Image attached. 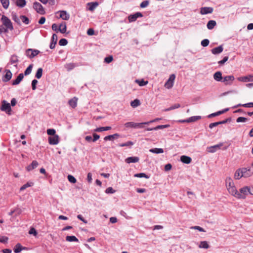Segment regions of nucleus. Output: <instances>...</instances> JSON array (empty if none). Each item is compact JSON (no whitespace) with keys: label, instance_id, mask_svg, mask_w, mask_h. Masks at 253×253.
<instances>
[{"label":"nucleus","instance_id":"1","mask_svg":"<svg viewBox=\"0 0 253 253\" xmlns=\"http://www.w3.org/2000/svg\"><path fill=\"white\" fill-rule=\"evenodd\" d=\"M2 25L5 27L3 28L4 33H7L9 30H13V27L11 20L5 15H3L1 18Z\"/></svg>","mask_w":253,"mask_h":253},{"label":"nucleus","instance_id":"2","mask_svg":"<svg viewBox=\"0 0 253 253\" xmlns=\"http://www.w3.org/2000/svg\"><path fill=\"white\" fill-rule=\"evenodd\" d=\"M0 109L1 111L5 112L7 114H11V108L10 107V105L5 100L2 101L1 106Z\"/></svg>","mask_w":253,"mask_h":253},{"label":"nucleus","instance_id":"3","mask_svg":"<svg viewBox=\"0 0 253 253\" xmlns=\"http://www.w3.org/2000/svg\"><path fill=\"white\" fill-rule=\"evenodd\" d=\"M242 174L241 176L248 178L251 176L253 174V170L251 167L241 168Z\"/></svg>","mask_w":253,"mask_h":253},{"label":"nucleus","instance_id":"4","mask_svg":"<svg viewBox=\"0 0 253 253\" xmlns=\"http://www.w3.org/2000/svg\"><path fill=\"white\" fill-rule=\"evenodd\" d=\"M175 78V76L174 74L170 75L168 80L165 84V86L168 89L171 88L173 85Z\"/></svg>","mask_w":253,"mask_h":253},{"label":"nucleus","instance_id":"5","mask_svg":"<svg viewBox=\"0 0 253 253\" xmlns=\"http://www.w3.org/2000/svg\"><path fill=\"white\" fill-rule=\"evenodd\" d=\"M227 190L230 194L236 198H244V197L242 196L240 193L238 192L235 185L231 187H228Z\"/></svg>","mask_w":253,"mask_h":253},{"label":"nucleus","instance_id":"6","mask_svg":"<svg viewBox=\"0 0 253 253\" xmlns=\"http://www.w3.org/2000/svg\"><path fill=\"white\" fill-rule=\"evenodd\" d=\"M40 53V51L37 49H33L29 48L26 50V55L30 58H33Z\"/></svg>","mask_w":253,"mask_h":253},{"label":"nucleus","instance_id":"7","mask_svg":"<svg viewBox=\"0 0 253 253\" xmlns=\"http://www.w3.org/2000/svg\"><path fill=\"white\" fill-rule=\"evenodd\" d=\"M235 78L233 75L226 76L223 78L222 82L226 85H231L233 84Z\"/></svg>","mask_w":253,"mask_h":253},{"label":"nucleus","instance_id":"8","mask_svg":"<svg viewBox=\"0 0 253 253\" xmlns=\"http://www.w3.org/2000/svg\"><path fill=\"white\" fill-rule=\"evenodd\" d=\"M34 8L36 11L41 14H43L45 13L44 8L41 3L38 2H35L33 4Z\"/></svg>","mask_w":253,"mask_h":253},{"label":"nucleus","instance_id":"9","mask_svg":"<svg viewBox=\"0 0 253 253\" xmlns=\"http://www.w3.org/2000/svg\"><path fill=\"white\" fill-rule=\"evenodd\" d=\"M250 187L249 186H245L240 189V193L242 196L244 197V198H238V199H244L246 198V196L249 194L250 192Z\"/></svg>","mask_w":253,"mask_h":253},{"label":"nucleus","instance_id":"10","mask_svg":"<svg viewBox=\"0 0 253 253\" xmlns=\"http://www.w3.org/2000/svg\"><path fill=\"white\" fill-rule=\"evenodd\" d=\"M48 139L50 145H57L59 142V137L58 135L49 136Z\"/></svg>","mask_w":253,"mask_h":253},{"label":"nucleus","instance_id":"11","mask_svg":"<svg viewBox=\"0 0 253 253\" xmlns=\"http://www.w3.org/2000/svg\"><path fill=\"white\" fill-rule=\"evenodd\" d=\"M223 146L222 143H219L218 144L211 146L210 147H208L207 148V151L209 153H214L217 150L219 149L221 146Z\"/></svg>","mask_w":253,"mask_h":253},{"label":"nucleus","instance_id":"12","mask_svg":"<svg viewBox=\"0 0 253 253\" xmlns=\"http://www.w3.org/2000/svg\"><path fill=\"white\" fill-rule=\"evenodd\" d=\"M143 15L141 12H137L134 14L130 15L128 19L129 22H132L136 21L138 17H141Z\"/></svg>","mask_w":253,"mask_h":253},{"label":"nucleus","instance_id":"13","mask_svg":"<svg viewBox=\"0 0 253 253\" xmlns=\"http://www.w3.org/2000/svg\"><path fill=\"white\" fill-rule=\"evenodd\" d=\"M201 118V117L200 116H192L186 120H180L179 122L181 123H191L196 122L197 120H200Z\"/></svg>","mask_w":253,"mask_h":253},{"label":"nucleus","instance_id":"14","mask_svg":"<svg viewBox=\"0 0 253 253\" xmlns=\"http://www.w3.org/2000/svg\"><path fill=\"white\" fill-rule=\"evenodd\" d=\"M238 80L243 82H253V75H249L246 76L241 77L238 78Z\"/></svg>","mask_w":253,"mask_h":253},{"label":"nucleus","instance_id":"15","mask_svg":"<svg viewBox=\"0 0 253 253\" xmlns=\"http://www.w3.org/2000/svg\"><path fill=\"white\" fill-rule=\"evenodd\" d=\"M5 75L2 77V80L3 82H7L12 77V74L9 70H5Z\"/></svg>","mask_w":253,"mask_h":253},{"label":"nucleus","instance_id":"16","mask_svg":"<svg viewBox=\"0 0 253 253\" xmlns=\"http://www.w3.org/2000/svg\"><path fill=\"white\" fill-rule=\"evenodd\" d=\"M213 11V8L211 7H203L201 8L200 13L202 15L211 13Z\"/></svg>","mask_w":253,"mask_h":253},{"label":"nucleus","instance_id":"17","mask_svg":"<svg viewBox=\"0 0 253 253\" xmlns=\"http://www.w3.org/2000/svg\"><path fill=\"white\" fill-rule=\"evenodd\" d=\"M170 126L169 125H159L153 128H147L146 129L147 131H151V130H157L160 129H163L169 127Z\"/></svg>","mask_w":253,"mask_h":253},{"label":"nucleus","instance_id":"18","mask_svg":"<svg viewBox=\"0 0 253 253\" xmlns=\"http://www.w3.org/2000/svg\"><path fill=\"white\" fill-rule=\"evenodd\" d=\"M60 13V17L64 20H68L70 18V15L66 11L62 10L58 12Z\"/></svg>","mask_w":253,"mask_h":253},{"label":"nucleus","instance_id":"19","mask_svg":"<svg viewBox=\"0 0 253 253\" xmlns=\"http://www.w3.org/2000/svg\"><path fill=\"white\" fill-rule=\"evenodd\" d=\"M213 79L217 82H222L223 80V77L222 76V73L220 71H218L215 72L213 74Z\"/></svg>","mask_w":253,"mask_h":253},{"label":"nucleus","instance_id":"20","mask_svg":"<svg viewBox=\"0 0 253 253\" xmlns=\"http://www.w3.org/2000/svg\"><path fill=\"white\" fill-rule=\"evenodd\" d=\"M139 158L138 157H130L125 160V162L127 164L131 163H137L139 161Z\"/></svg>","mask_w":253,"mask_h":253},{"label":"nucleus","instance_id":"21","mask_svg":"<svg viewBox=\"0 0 253 253\" xmlns=\"http://www.w3.org/2000/svg\"><path fill=\"white\" fill-rule=\"evenodd\" d=\"M77 101L78 98L76 97H74L69 100L68 104L73 108H75L77 107Z\"/></svg>","mask_w":253,"mask_h":253},{"label":"nucleus","instance_id":"22","mask_svg":"<svg viewBox=\"0 0 253 253\" xmlns=\"http://www.w3.org/2000/svg\"><path fill=\"white\" fill-rule=\"evenodd\" d=\"M24 78V75L22 73H20L18 75L17 78L13 81L12 85H15L18 84L20 82L23 80Z\"/></svg>","mask_w":253,"mask_h":253},{"label":"nucleus","instance_id":"23","mask_svg":"<svg viewBox=\"0 0 253 253\" xmlns=\"http://www.w3.org/2000/svg\"><path fill=\"white\" fill-rule=\"evenodd\" d=\"M223 48L222 45H220L211 49V52L213 54H218L223 51Z\"/></svg>","mask_w":253,"mask_h":253},{"label":"nucleus","instance_id":"24","mask_svg":"<svg viewBox=\"0 0 253 253\" xmlns=\"http://www.w3.org/2000/svg\"><path fill=\"white\" fill-rule=\"evenodd\" d=\"M225 184L227 187V189H228V187H231L234 185V183L233 180L230 177H227L225 179Z\"/></svg>","mask_w":253,"mask_h":253},{"label":"nucleus","instance_id":"25","mask_svg":"<svg viewBox=\"0 0 253 253\" xmlns=\"http://www.w3.org/2000/svg\"><path fill=\"white\" fill-rule=\"evenodd\" d=\"M181 161L184 164H189L191 162V158L187 156L183 155L180 157Z\"/></svg>","mask_w":253,"mask_h":253},{"label":"nucleus","instance_id":"26","mask_svg":"<svg viewBox=\"0 0 253 253\" xmlns=\"http://www.w3.org/2000/svg\"><path fill=\"white\" fill-rule=\"evenodd\" d=\"M67 30V26L65 22H63L61 23L59 26V31L62 33H65Z\"/></svg>","mask_w":253,"mask_h":253},{"label":"nucleus","instance_id":"27","mask_svg":"<svg viewBox=\"0 0 253 253\" xmlns=\"http://www.w3.org/2000/svg\"><path fill=\"white\" fill-rule=\"evenodd\" d=\"M25 248L23 247L20 243H17L14 247L13 249L15 253H19L23 250H25Z\"/></svg>","mask_w":253,"mask_h":253},{"label":"nucleus","instance_id":"28","mask_svg":"<svg viewBox=\"0 0 253 253\" xmlns=\"http://www.w3.org/2000/svg\"><path fill=\"white\" fill-rule=\"evenodd\" d=\"M198 247L201 249H208L210 248V245L208 242L204 241L200 242Z\"/></svg>","mask_w":253,"mask_h":253},{"label":"nucleus","instance_id":"29","mask_svg":"<svg viewBox=\"0 0 253 253\" xmlns=\"http://www.w3.org/2000/svg\"><path fill=\"white\" fill-rule=\"evenodd\" d=\"M242 174L241 168H239L237 169L235 173L234 177L235 179L239 180L243 176H241V174Z\"/></svg>","mask_w":253,"mask_h":253},{"label":"nucleus","instance_id":"30","mask_svg":"<svg viewBox=\"0 0 253 253\" xmlns=\"http://www.w3.org/2000/svg\"><path fill=\"white\" fill-rule=\"evenodd\" d=\"M78 66L77 64L74 63H67L65 65V68L69 71L73 69L75 67Z\"/></svg>","mask_w":253,"mask_h":253},{"label":"nucleus","instance_id":"31","mask_svg":"<svg viewBox=\"0 0 253 253\" xmlns=\"http://www.w3.org/2000/svg\"><path fill=\"white\" fill-rule=\"evenodd\" d=\"M216 23L215 21L211 20L208 22L207 26L208 29L212 30L216 25Z\"/></svg>","mask_w":253,"mask_h":253},{"label":"nucleus","instance_id":"32","mask_svg":"<svg viewBox=\"0 0 253 253\" xmlns=\"http://www.w3.org/2000/svg\"><path fill=\"white\" fill-rule=\"evenodd\" d=\"M119 136V134L118 133H115L113 135H110L105 136L104 138V140L105 141L112 140L113 139L117 138Z\"/></svg>","mask_w":253,"mask_h":253},{"label":"nucleus","instance_id":"33","mask_svg":"<svg viewBox=\"0 0 253 253\" xmlns=\"http://www.w3.org/2000/svg\"><path fill=\"white\" fill-rule=\"evenodd\" d=\"M18 62V56L16 55H12L10 58V62L11 64H16Z\"/></svg>","mask_w":253,"mask_h":253},{"label":"nucleus","instance_id":"34","mask_svg":"<svg viewBox=\"0 0 253 253\" xmlns=\"http://www.w3.org/2000/svg\"><path fill=\"white\" fill-rule=\"evenodd\" d=\"M16 4L17 6L20 7H23L26 5V0H16Z\"/></svg>","mask_w":253,"mask_h":253},{"label":"nucleus","instance_id":"35","mask_svg":"<svg viewBox=\"0 0 253 253\" xmlns=\"http://www.w3.org/2000/svg\"><path fill=\"white\" fill-rule=\"evenodd\" d=\"M66 240L68 242H79V240L75 236H67Z\"/></svg>","mask_w":253,"mask_h":253},{"label":"nucleus","instance_id":"36","mask_svg":"<svg viewBox=\"0 0 253 253\" xmlns=\"http://www.w3.org/2000/svg\"><path fill=\"white\" fill-rule=\"evenodd\" d=\"M111 129V126L100 127L96 128L95 129H94V131L101 132V131H103L109 130Z\"/></svg>","mask_w":253,"mask_h":253},{"label":"nucleus","instance_id":"37","mask_svg":"<svg viewBox=\"0 0 253 253\" xmlns=\"http://www.w3.org/2000/svg\"><path fill=\"white\" fill-rule=\"evenodd\" d=\"M43 70L42 68L38 69L35 75V77L38 79H40L42 75Z\"/></svg>","mask_w":253,"mask_h":253},{"label":"nucleus","instance_id":"38","mask_svg":"<svg viewBox=\"0 0 253 253\" xmlns=\"http://www.w3.org/2000/svg\"><path fill=\"white\" fill-rule=\"evenodd\" d=\"M149 151L152 153L156 154L163 153L164 152V150L162 148H155L153 149H151Z\"/></svg>","mask_w":253,"mask_h":253},{"label":"nucleus","instance_id":"39","mask_svg":"<svg viewBox=\"0 0 253 253\" xmlns=\"http://www.w3.org/2000/svg\"><path fill=\"white\" fill-rule=\"evenodd\" d=\"M239 106H243L245 107H253V102L248 103L244 104H239L235 106L233 108H237Z\"/></svg>","mask_w":253,"mask_h":253},{"label":"nucleus","instance_id":"40","mask_svg":"<svg viewBox=\"0 0 253 253\" xmlns=\"http://www.w3.org/2000/svg\"><path fill=\"white\" fill-rule=\"evenodd\" d=\"M34 185V183L32 182H28L26 183V184H24L23 186H22L20 188V191H23L25 189H26L27 188L31 187Z\"/></svg>","mask_w":253,"mask_h":253},{"label":"nucleus","instance_id":"41","mask_svg":"<svg viewBox=\"0 0 253 253\" xmlns=\"http://www.w3.org/2000/svg\"><path fill=\"white\" fill-rule=\"evenodd\" d=\"M33 67V65L30 64L25 70V71L24 72V75L27 76V75H29V74H30L32 72Z\"/></svg>","mask_w":253,"mask_h":253},{"label":"nucleus","instance_id":"42","mask_svg":"<svg viewBox=\"0 0 253 253\" xmlns=\"http://www.w3.org/2000/svg\"><path fill=\"white\" fill-rule=\"evenodd\" d=\"M135 83H137L139 86H144L148 84V81H145L144 80H136L135 81Z\"/></svg>","mask_w":253,"mask_h":253},{"label":"nucleus","instance_id":"43","mask_svg":"<svg viewBox=\"0 0 253 253\" xmlns=\"http://www.w3.org/2000/svg\"><path fill=\"white\" fill-rule=\"evenodd\" d=\"M3 7L4 9H7L9 5V0H0Z\"/></svg>","mask_w":253,"mask_h":253},{"label":"nucleus","instance_id":"44","mask_svg":"<svg viewBox=\"0 0 253 253\" xmlns=\"http://www.w3.org/2000/svg\"><path fill=\"white\" fill-rule=\"evenodd\" d=\"M130 104L132 107H136L140 105V102L139 100L136 99L133 101H131Z\"/></svg>","mask_w":253,"mask_h":253},{"label":"nucleus","instance_id":"45","mask_svg":"<svg viewBox=\"0 0 253 253\" xmlns=\"http://www.w3.org/2000/svg\"><path fill=\"white\" fill-rule=\"evenodd\" d=\"M20 19L25 24H28L29 23V18L25 15L20 16Z\"/></svg>","mask_w":253,"mask_h":253},{"label":"nucleus","instance_id":"46","mask_svg":"<svg viewBox=\"0 0 253 253\" xmlns=\"http://www.w3.org/2000/svg\"><path fill=\"white\" fill-rule=\"evenodd\" d=\"M143 125H149V123L144 122V123H135V128H143Z\"/></svg>","mask_w":253,"mask_h":253},{"label":"nucleus","instance_id":"47","mask_svg":"<svg viewBox=\"0 0 253 253\" xmlns=\"http://www.w3.org/2000/svg\"><path fill=\"white\" fill-rule=\"evenodd\" d=\"M12 19L14 20L16 23H17L18 25H20V21L19 18L16 15L15 13H12Z\"/></svg>","mask_w":253,"mask_h":253},{"label":"nucleus","instance_id":"48","mask_svg":"<svg viewBox=\"0 0 253 253\" xmlns=\"http://www.w3.org/2000/svg\"><path fill=\"white\" fill-rule=\"evenodd\" d=\"M134 177H140V178L145 177L146 178H149V176H148L147 175H146L144 173H136V174H134Z\"/></svg>","mask_w":253,"mask_h":253},{"label":"nucleus","instance_id":"49","mask_svg":"<svg viewBox=\"0 0 253 253\" xmlns=\"http://www.w3.org/2000/svg\"><path fill=\"white\" fill-rule=\"evenodd\" d=\"M125 126L126 127L135 128V123L132 122H127L125 124Z\"/></svg>","mask_w":253,"mask_h":253},{"label":"nucleus","instance_id":"50","mask_svg":"<svg viewBox=\"0 0 253 253\" xmlns=\"http://www.w3.org/2000/svg\"><path fill=\"white\" fill-rule=\"evenodd\" d=\"M68 43V41L66 39H61L59 42V44L61 46L66 45Z\"/></svg>","mask_w":253,"mask_h":253},{"label":"nucleus","instance_id":"51","mask_svg":"<svg viewBox=\"0 0 253 253\" xmlns=\"http://www.w3.org/2000/svg\"><path fill=\"white\" fill-rule=\"evenodd\" d=\"M88 4H91L90 7H89V10L90 11H92L98 5V3L96 2H91L88 3Z\"/></svg>","mask_w":253,"mask_h":253},{"label":"nucleus","instance_id":"52","mask_svg":"<svg viewBox=\"0 0 253 253\" xmlns=\"http://www.w3.org/2000/svg\"><path fill=\"white\" fill-rule=\"evenodd\" d=\"M190 228L193 229L197 230L200 232H206V230L204 228H203L199 226H192L190 227Z\"/></svg>","mask_w":253,"mask_h":253},{"label":"nucleus","instance_id":"53","mask_svg":"<svg viewBox=\"0 0 253 253\" xmlns=\"http://www.w3.org/2000/svg\"><path fill=\"white\" fill-rule=\"evenodd\" d=\"M8 238L6 236H0V242L2 243H6L8 241Z\"/></svg>","mask_w":253,"mask_h":253},{"label":"nucleus","instance_id":"54","mask_svg":"<svg viewBox=\"0 0 253 253\" xmlns=\"http://www.w3.org/2000/svg\"><path fill=\"white\" fill-rule=\"evenodd\" d=\"M248 121V119L243 117H240L236 120L237 123H243Z\"/></svg>","mask_w":253,"mask_h":253},{"label":"nucleus","instance_id":"55","mask_svg":"<svg viewBox=\"0 0 253 253\" xmlns=\"http://www.w3.org/2000/svg\"><path fill=\"white\" fill-rule=\"evenodd\" d=\"M55 132H56V131L53 128H50V129H48L47 130V133L49 135H52V136L55 135Z\"/></svg>","mask_w":253,"mask_h":253},{"label":"nucleus","instance_id":"56","mask_svg":"<svg viewBox=\"0 0 253 253\" xmlns=\"http://www.w3.org/2000/svg\"><path fill=\"white\" fill-rule=\"evenodd\" d=\"M133 145V142L132 141H127L126 143L119 144L120 147L129 146Z\"/></svg>","mask_w":253,"mask_h":253},{"label":"nucleus","instance_id":"57","mask_svg":"<svg viewBox=\"0 0 253 253\" xmlns=\"http://www.w3.org/2000/svg\"><path fill=\"white\" fill-rule=\"evenodd\" d=\"M210 43V41L208 39H204L201 42V45L204 46L206 47Z\"/></svg>","mask_w":253,"mask_h":253},{"label":"nucleus","instance_id":"58","mask_svg":"<svg viewBox=\"0 0 253 253\" xmlns=\"http://www.w3.org/2000/svg\"><path fill=\"white\" fill-rule=\"evenodd\" d=\"M68 180L71 183H75L76 182V179L73 176H72L71 175H69L68 176Z\"/></svg>","mask_w":253,"mask_h":253},{"label":"nucleus","instance_id":"59","mask_svg":"<svg viewBox=\"0 0 253 253\" xmlns=\"http://www.w3.org/2000/svg\"><path fill=\"white\" fill-rule=\"evenodd\" d=\"M149 3V1L148 0L143 1L140 3V6L141 8H145V7H147Z\"/></svg>","mask_w":253,"mask_h":253},{"label":"nucleus","instance_id":"60","mask_svg":"<svg viewBox=\"0 0 253 253\" xmlns=\"http://www.w3.org/2000/svg\"><path fill=\"white\" fill-rule=\"evenodd\" d=\"M115 192V190L113 188L110 187L107 188L105 190V193L107 194H113Z\"/></svg>","mask_w":253,"mask_h":253},{"label":"nucleus","instance_id":"61","mask_svg":"<svg viewBox=\"0 0 253 253\" xmlns=\"http://www.w3.org/2000/svg\"><path fill=\"white\" fill-rule=\"evenodd\" d=\"M38 83V81L35 79L32 81V87L33 90H35L36 89V85Z\"/></svg>","mask_w":253,"mask_h":253},{"label":"nucleus","instance_id":"62","mask_svg":"<svg viewBox=\"0 0 253 253\" xmlns=\"http://www.w3.org/2000/svg\"><path fill=\"white\" fill-rule=\"evenodd\" d=\"M58 40V37L56 34H53L52 35V38H51V42H55V43H57V42Z\"/></svg>","mask_w":253,"mask_h":253},{"label":"nucleus","instance_id":"63","mask_svg":"<svg viewBox=\"0 0 253 253\" xmlns=\"http://www.w3.org/2000/svg\"><path fill=\"white\" fill-rule=\"evenodd\" d=\"M113 60V58L112 56L106 57L104 59V61L107 63H109L112 62Z\"/></svg>","mask_w":253,"mask_h":253},{"label":"nucleus","instance_id":"64","mask_svg":"<svg viewBox=\"0 0 253 253\" xmlns=\"http://www.w3.org/2000/svg\"><path fill=\"white\" fill-rule=\"evenodd\" d=\"M228 59V56H225L223 59L219 61H218V63L220 65H222L224 64Z\"/></svg>","mask_w":253,"mask_h":253}]
</instances>
